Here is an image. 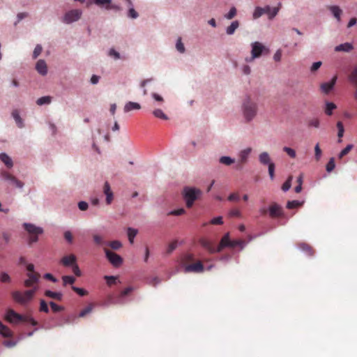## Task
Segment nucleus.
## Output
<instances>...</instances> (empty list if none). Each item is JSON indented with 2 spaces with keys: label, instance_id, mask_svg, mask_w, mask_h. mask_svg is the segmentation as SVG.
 I'll list each match as a JSON object with an SVG mask.
<instances>
[{
  "label": "nucleus",
  "instance_id": "obj_1",
  "mask_svg": "<svg viewBox=\"0 0 357 357\" xmlns=\"http://www.w3.org/2000/svg\"><path fill=\"white\" fill-rule=\"evenodd\" d=\"M37 291L38 287H35L31 289L26 290L23 292L20 291H13L11 295L12 298L16 303L20 305H26L33 298Z\"/></svg>",
  "mask_w": 357,
  "mask_h": 357
},
{
  "label": "nucleus",
  "instance_id": "obj_2",
  "mask_svg": "<svg viewBox=\"0 0 357 357\" xmlns=\"http://www.w3.org/2000/svg\"><path fill=\"white\" fill-rule=\"evenodd\" d=\"M194 260V257L192 254H186L182 258V264L185 266V273H201L204 271V266L202 263L199 261L195 264H187Z\"/></svg>",
  "mask_w": 357,
  "mask_h": 357
},
{
  "label": "nucleus",
  "instance_id": "obj_3",
  "mask_svg": "<svg viewBox=\"0 0 357 357\" xmlns=\"http://www.w3.org/2000/svg\"><path fill=\"white\" fill-rule=\"evenodd\" d=\"M243 115L248 121H251L257 114V105L248 97L243 104Z\"/></svg>",
  "mask_w": 357,
  "mask_h": 357
},
{
  "label": "nucleus",
  "instance_id": "obj_4",
  "mask_svg": "<svg viewBox=\"0 0 357 357\" xmlns=\"http://www.w3.org/2000/svg\"><path fill=\"white\" fill-rule=\"evenodd\" d=\"M183 196L186 202V206L191 208L195 200L201 195V190L191 187H185L183 190Z\"/></svg>",
  "mask_w": 357,
  "mask_h": 357
},
{
  "label": "nucleus",
  "instance_id": "obj_5",
  "mask_svg": "<svg viewBox=\"0 0 357 357\" xmlns=\"http://www.w3.org/2000/svg\"><path fill=\"white\" fill-rule=\"evenodd\" d=\"M24 228L30 234L29 243L31 245L33 243L38 241V236L43 234V230L42 228L36 227V225L30 223H24Z\"/></svg>",
  "mask_w": 357,
  "mask_h": 357
},
{
  "label": "nucleus",
  "instance_id": "obj_6",
  "mask_svg": "<svg viewBox=\"0 0 357 357\" xmlns=\"http://www.w3.org/2000/svg\"><path fill=\"white\" fill-rule=\"evenodd\" d=\"M243 243L244 242L242 240H230L229 234L227 233L222 238L218 245V250H222L226 247L234 248L237 246H242Z\"/></svg>",
  "mask_w": 357,
  "mask_h": 357
},
{
  "label": "nucleus",
  "instance_id": "obj_7",
  "mask_svg": "<svg viewBox=\"0 0 357 357\" xmlns=\"http://www.w3.org/2000/svg\"><path fill=\"white\" fill-rule=\"evenodd\" d=\"M251 57L246 59L247 61H252L254 59L260 57L264 52L268 53V50L261 43L254 42L251 44Z\"/></svg>",
  "mask_w": 357,
  "mask_h": 357
},
{
  "label": "nucleus",
  "instance_id": "obj_8",
  "mask_svg": "<svg viewBox=\"0 0 357 357\" xmlns=\"http://www.w3.org/2000/svg\"><path fill=\"white\" fill-rule=\"evenodd\" d=\"M82 11L79 9L71 10L63 16V22L66 24H70L74 22L77 21L80 19L82 16Z\"/></svg>",
  "mask_w": 357,
  "mask_h": 357
},
{
  "label": "nucleus",
  "instance_id": "obj_9",
  "mask_svg": "<svg viewBox=\"0 0 357 357\" xmlns=\"http://www.w3.org/2000/svg\"><path fill=\"white\" fill-rule=\"evenodd\" d=\"M5 319L10 324H17L24 321V316L21 315L12 309H8L5 315Z\"/></svg>",
  "mask_w": 357,
  "mask_h": 357
},
{
  "label": "nucleus",
  "instance_id": "obj_10",
  "mask_svg": "<svg viewBox=\"0 0 357 357\" xmlns=\"http://www.w3.org/2000/svg\"><path fill=\"white\" fill-rule=\"evenodd\" d=\"M28 279L25 280L24 282V284L26 287H32L38 286V282L40 280V275L38 273H27L26 274Z\"/></svg>",
  "mask_w": 357,
  "mask_h": 357
},
{
  "label": "nucleus",
  "instance_id": "obj_11",
  "mask_svg": "<svg viewBox=\"0 0 357 357\" xmlns=\"http://www.w3.org/2000/svg\"><path fill=\"white\" fill-rule=\"evenodd\" d=\"M105 252L107 258L114 266L118 267L121 265L123 259L121 257V256L106 248L105 249Z\"/></svg>",
  "mask_w": 357,
  "mask_h": 357
},
{
  "label": "nucleus",
  "instance_id": "obj_12",
  "mask_svg": "<svg viewBox=\"0 0 357 357\" xmlns=\"http://www.w3.org/2000/svg\"><path fill=\"white\" fill-rule=\"evenodd\" d=\"M268 213L271 218H280L284 215L282 206L276 202H273L270 205Z\"/></svg>",
  "mask_w": 357,
  "mask_h": 357
},
{
  "label": "nucleus",
  "instance_id": "obj_13",
  "mask_svg": "<svg viewBox=\"0 0 357 357\" xmlns=\"http://www.w3.org/2000/svg\"><path fill=\"white\" fill-rule=\"evenodd\" d=\"M1 177L4 180L10 181L12 185L17 188H22L24 186V183L21 181L18 180L15 176L7 172H2Z\"/></svg>",
  "mask_w": 357,
  "mask_h": 357
},
{
  "label": "nucleus",
  "instance_id": "obj_14",
  "mask_svg": "<svg viewBox=\"0 0 357 357\" xmlns=\"http://www.w3.org/2000/svg\"><path fill=\"white\" fill-rule=\"evenodd\" d=\"M199 243L204 248L208 250L210 253L220 252L222 251L218 250V246L216 247L213 242L208 241L206 238H201L199 240Z\"/></svg>",
  "mask_w": 357,
  "mask_h": 357
},
{
  "label": "nucleus",
  "instance_id": "obj_15",
  "mask_svg": "<svg viewBox=\"0 0 357 357\" xmlns=\"http://www.w3.org/2000/svg\"><path fill=\"white\" fill-rule=\"evenodd\" d=\"M76 261H77V258H76L75 255H74L73 254L64 256L61 259V264L66 267L72 266L73 265H74L76 263Z\"/></svg>",
  "mask_w": 357,
  "mask_h": 357
},
{
  "label": "nucleus",
  "instance_id": "obj_16",
  "mask_svg": "<svg viewBox=\"0 0 357 357\" xmlns=\"http://www.w3.org/2000/svg\"><path fill=\"white\" fill-rule=\"evenodd\" d=\"M103 192L106 195V203L110 204L113 201L114 195L108 182H105L103 186Z\"/></svg>",
  "mask_w": 357,
  "mask_h": 357
},
{
  "label": "nucleus",
  "instance_id": "obj_17",
  "mask_svg": "<svg viewBox=\"0 0 357 357\" xmlns=\"http://www.w3.org/2000/svg\"><path fill=\"white\" fill-rule=\"evenodd\" d=\"M337 80V76H334L329 82H325L321 84V89L325 93H328L333 88Z\"/></svg>",
  "mask_w": 357,
  "mask_h": 357
},
{
  "label": "nucleus",
  "instance_id": "obj_18",
  "mask_svg": "<svg viewBox=\"0 0 357 357\" xmlns=\"http://www.w3.org/2000/svg\"><path fill=\"white\" fill-rule=\"evenodd\" d=\"M36 69L42 75H45L47 73V66L45 61L40 59L37 61Z\"/></svg>",
  "mask_w": 357,
  "mask_h": 357
},
{
  "label": "nucleus",
  "instance_id": "obj_19",
  "mask_svg": "<svg viewBox=\"0 0 357 357\" xmlns=\"http://www.w3.org/2000/svg\"><path fill=\"white\" fill-rule=\"evenodd\" d=\"M252 151L251 148H246L242 150L238 154V160L241 161V162H247L248 157Z\"/></svg>",
  "mask_w": 357,
  "mask_h": 357
},
{
  "label": "nucleus",
  "instance_id": "obj_20",
  "mask_svg": "<svg viewBox=\"0 0 357 357\" xmlns=\"http://www.w3.org/2000/svg\"><path fill=\"white\" fill-rule=\"evenodd\" d=\"M271 11V7L266 6L265 8L257 7L253 13V17L257 19L260 17L263 14Z\"/></svg>",
  "mask_w": 357,
  "mask_h": 357
},
{
  "label": "nucleus",
  "instance_id": "obj_21",
  "mask_svg": "<svg viewBox=\"0 0 357 357\" xmlns=\"http://www.w3.org/2000/svg\"><path fill=\"white\" fill-rule=\"evenodd\" d=\"M328 9L331 10L333 16L337 19L338 22L341 20V15L342 13V10L337 6H328Z\"/></svg>",
  "mask_w": 357,
  "mask_h": 357
},
{
  "label": "nucleus",
  "instance_id": "obj_22",
  "mask_svg": "<svg viewBox=\"0 0 357 357\" xmlns=\"http://www.w3.org/2000/svg\"><path fill=\"white\" fill-rule=\"evenodd\" d=\"M141 109V105L139 103L130 101V102H127L125 105L123 109H124L125 112H129L134 109Z\"/></svg>",
  "mask_w": 357,
  "mask_h": 357
},
{
  "label": "nucleus",
  "instance_id": "obj_23",
  "mask_svg": "<svg viewBox=\"0 0 357 357\" xmlns=\"http://www.w3.org/2000/svg\"><path fill=\"white\" fill-rule=\"evenodd\" d=\"M0 334L5 337H10L13 336L11 330L8 326L3 325L1 321H0Z\"/></svg>",
  "mask_w": 357,
  "mask_h": 357
},
{
  "label": "nucleus",
  "instance_id": "obj_24",
  "mask_svg": "<svg viewBox=\"0 0 357 357\" xmlns=\"http://www.w3.org/2000/svg\"><path fill=\"white\" fill-rule=\"evenodd\" d=\"M298 248L308 255L312 256L314 254L313 248L307 243H300L298 244Z\"/></svg>",
  "mask_w": 357,
  "mask_h": 357
},
{
  "label": "nucleus",
  "instance_id": "obj_25",
  "mask_svg": "<svg viewBox=\"0 0 357 357\" xmlns=\"http://www.w3.org/2000/svg\"><path fill=\"white\" fill-rule=\"evenodd\" d=\"M352 49H353L352 45L349 43H346L341 44L340 45L336 46L335 48V50L336 52L342 51V52H348L351 51Z\"/></svg>",
  "mask_w": 357,
  "mask_h": 357
},
{
  "label": "nucleus",
  "instance_id": "obj_26",
  "mask_svg": "<svg viewBox=\"0 0 357 357\" xmlns=\"http://www.w3.org/2000/svg\"><path fill=\"white\" fill-rule=\"evenodd\" d=\"M0 160L9 168L12 167L13 165L12 159L6 153H1Z\"/></svg>",
  "mask_w": 357,
  "mask_h": 357
},
{
  "label": "nucleus",
  "instance_id": "obj_27",
  "mask_svg": "<svg viewBox=\"0 0 357 357\" xmlns=\"http://www.w3.org/2000/svg\"><path fill=\"white\" fill-rule=\"evenodd\" d=\"M259 160L262 165H269L270 163H272L271 162V158L267 152H262L260 153L259 155Z\"/></svg>",
  "mask_w": 357,
  "mask_h": 357
},
{
  "label": "nucleus",
  "instance_id": "obj_28",
  "mask_svg": "<svg viewBox=\"0 0 357 357\" xmlns=\"http://www.w3.org/2000/svg\"><path fill=\"white\" fill-rule=\"evenodd\" d=\"M45 295L49 298L56 299L57 301H61L62 299V294L59 292H54L50 290H47L45 291Z\"/></svg>",
  "mask_w": 357,
  "mask_h": 357
},
{
  "label": "nucleus",
  "instance_id": "obj_29",
  "mask_svg": "<svg viewBox=\"0 0 357 357\" xmlns=\"http://www.w3.org/2000/svg\"><path fill=\"white\" fill-rule=\"evenodd\" d=\"M12 116H13V119H15L17 126L19 128H22L24 126L23 121L20 116L18 110H17V109L13 110L12 112Z\"/></svg>",
  "mask_w": 357,
  "mask_h": 357
},
{
  "label": "nucleus",
  "instance_id": "obj_30",
  "mask_svg": "<svg viewBox=\"0 0 357 357\" xmlns=\"http://www.w3.org/2000/svg\"><path fill=\"white\" fill-rule=\"evenodd\" d=\"M134 290V288L131 286L130 287H128L126 288H125L124 289H123L120 293L117 296V299L119 301H121V299H123L124 297L128 296L132 291Z\"/></svg>",
  "mask_w": 357,
  "mask_h": 357
},
{
  "label": "nucleus",
  "instance_id": "obj_31",
  "mask_svg": "<svg viewBox=\"0 0 357 357\" xmlns=\"http://www.w3.org/2000/svg\"><path fill=\"white\" fill-rule=\"evenodd\" d=\"M104 279L106 280L108 286L111 287L113 284H116L117 283H120V280H119L118 276H108L105 275Z\"/></svg>",
  "mask_w": 357,
  "mask_h": 357
},
{
  "label": "nucleus",
  "instance_id": "obj_32",
  "mask_svg": "<svg viewBox=\"0 0 357 357\" xmlns=\"http://www.w3.org/2000/svg\"><path fill=\"white\" fill-rule=\"evenodd\" d=\"M239 26V23L238 21H234L231 22V24H230V26H229L227 28V30H226V32L228 35H231L233 34L236 29Z\"/></svg>",
  "mask_w": 357,
  "mask_h": 357
},
{
  "label": "nucleus",
  "instance_id": "obj_33",
  "mask_svg": "<svg viewBox=\"0 0 357 357\" xmlns=\"http://www.w3.org/2000/svg\"><path fill=\"white\" fill-rule=\"evenodd\" d=\"M349 79L353 84H357V65L353 68L350 75H349Z\"/></svg>",
  "mask_w": 357,
  "mask_h": 357
},
{
  "label": "nucleus",
  "instance_id": "obj_34",
  "mask_svg": "<svg viewBox=\"0 0 357 357\" xmlns=\"http://www.w3.org/2000/svg\"><path fill=\"white\" fill-rule=\"evenodd\" d=\"M153 114L155 117L163 119V120H167L168 117L160 109H156L153 111Z\"/></svg>",
  "mask_w": 357,
  "mask_h": 357
},
{
  "label": "nucleus",
  "instance_id": "obj_35",
  "mask_svg": "<svg viewBox=\"0 0 357 357\" xmlns=\"http://www.w3.org/2000/svg\"><path fill=\"white\" fill-rule=\"evenodd\" d=\"M219 161L220 163H222L225 165L229 166L231 164H233L235 160H234V159H232L231 158H230L229 156H222L220 158Z\"/></svg>",
  "mask_w": 357,
  "mask_h": 357
},
{
  "label": "nucleus",
  "instance_id": "obj_36",
  "mask_svg": "<svg viewBox=\"0 0 357 357\" xmlns=\"http://www.w3.org/2000/svg\"><path fill=\"white\" fill-rule=\"evenodd\" d=\"M137 234V229H132V228H130V227H129L128 229V236L129 241H130V243L131 244L133 243L134 238L135 237Z\"/></svg>",
  "mask_w": 357,
  "mask_h": 357
},
{
  "label": "nucleus",
  "instance_id": "obj_37",
  "mask_svg": "<svg viewBox=\"0 0 357 357\" xmlns=\"http://www.w3.org/2000/svg\"><path fill=\"white\" fill-rule=\"evenodd\" d=\"M94 305L93 303H90L86 307L81 310L79 312V317H84L89 313H90L93 309Z\"/></svg>",
  "mask_w": 357,
  "mask_h": 357
},
{
  "label": "nucleus",
  "instance_id": "obj_38",
  "mask_svg": "<svg viewBox=\"0 0 357 357\" xmlns=\"http://www.w3.org/2000/svg\"><path fill=\"white\" fill-rule=\"evenodd\" d=\"M336 108V105L333 102H326V108H325V113L331 116L332 115V112L333 109Z\"/></svg>",
  "mask_w": 357,
  "mask_h": 357
},
{
  "label": "nucleus",
  "instance_id": "obj_39",
  "mask_svg": "<svg viewBox=\"0 0 357 357\" xmlns=\"http://www.w3.org/2000/svg\"><path fill=\"white\" fill-rule=\"evenodd\" d=\"M354 148V146L352 144H348L344 149L341 151V152L339 153V158L341 159L346 155H347L351 149Z\"/></svg>",
  "mask_w": 357,
  "mask_h": 357
},
{
  "label": "nucleus",
  "instance_id": "obj_40",
  "mask_svg": "<svg viewBox=\"0 0 357 357\" xmlns=\"http://www.w3.org/2000/svg\"><path fill=\"white\" fill-rule=\"evenodd\" d=\"M63 285L73 284L75 282V278L73 276L64 275L62 277Z\"/></svg>",
  "mask_w": 357,
  "mask_h": 357
},
{
  "label": "nucleus",
  "instance_id": "obj_41",
  "mask_svg": "<svg viewBox=\"0 0 357 357\" xmlns=\"http://www.w3.org/2000/svg\"><path fill=\"white\" fill-rule=\"evenodd\" d=\"M51 102V97L50 96H43L38 98L36 101L37 105H43L44 104H50Z\"/></svg>",
  "mask_w": 357,
  "mask_h": 357
},
{
  "label": "nucleus",
  "instance_id": "obj_42",
  "mask_svg": "<svg viewBox=\"0 0 357 357\" xmlns=\"http://www.w3.org/2000/svg\"><path fill=\"white\" fill-rule=\"evenodd\" d=\"M301 202L296 200L289 201L287 204V208L289 209H293L299 207L300 206H301Z\"/></svg>",
  "mask_w": 357,
  "mask_h": 357
},
{
  "label": "nucleus",
  "instance_id": "obj_43",
  "mask_svg": "<svg viewBox=\"0 0 357 357\" xmlns=\"http://www.w3.org/2000/svg\"><path fill=\"white\" fill-rule=\"evenodd\" d=\"M280 7L281 3H280L278 7L271 8V11L266 13L269 15L270 19L273 18L278 14Z\"/></svg>",
  "mask_w": 357,
  "mask_h": 357
},
{
  "label": "nucleus",
  "instance_id": "obj_44",
  "mask_svg": "<svg viewBox=\"0 0 357 357\" xmlns=\"http://www.w3.org/2000/svg\"><path fill=\"white\" fill-rule=\"evenodd\" d=\"M292 176H289L287 180L283 183L282 186V190L284 192L287 191L291 185Z\"/></svg>",
  "mask_w": 357,
  "mask_h": 357
},
{
  "label": "nucleus",
  "instance_id": "obj_45",
  "mask_svg": "<svg viewBox=\"0 0 357 357\" xmlns=\"http://www.w3.org/2000/svg\"><path fill=\"white\" fill-rule=\"evenodd\" d=\"M107 245L110 246L113 250H118L122 246V244L119 241H112L111 242L107 243Z\"/></svg>",
  "mask_w": 357,
  "mask_h": 357
},
{
  "label": "nucleus",
  "instance_id": "obj_46",
  "mask_svg": "<svg viewBox=\"0 0 357 357\" xmlns=\"http://www.w3.org/2000/svg\"><path fill=\"white\" fill-rule=\"evenodd\" d=\"M72 289L81 296L88 295V291L84 289L79 288L75 286H72Z\"/></svg>",
  "mask_w": 357,
  "mask_h": 357
},
{
  "label": "nucleus",
  "instance_id": "obj_47",
  "mask_svg": "<svg viewBox=\"0 0 357 357\" xmlns=\"http://www.w3.org/2000/svg\"><path fill=\"white\" fill-rule=\"evenodd\" d=\"M93 241H94V242H95L97 245H102L107 244V243H105V242L103 241L102 237V236H99V235L95 234V235H93Z\"/></svg>",
  "mask_w": 357,
  "mask_h": 357
},
{
  "label": "nucleus",
  "instance_id": "obj_48",
  "mask_svg": "<svg viewBox=\"0 0 357 357\" xmlns=\"http://www.w3.org/2000/svg\"><path fill=\"white\" fill-rule=\"evenodd\" d=\"M268 174H269L270 178L271 180H273L275 178V164L273 162L270 163L268 165Z\"/></svg>",
  "mask_w": 357,
  "mask_h": 357
},
{
  "label": "nucleus",
  "instance_id": "obj_49",
  "mask_svg": "<svg viewBox=\"0 0 357 357\" xmlns=\"http://www.w3.org/2000/svg\"><path fill=\"white\" fill-rule=\"evenodd\" d=\"M10 277L6 273H1L0 274V281L4 283H9L10 282Z\"/></svg>",
  "mask_w": 357,
  "mask_h": 357
},
{
  "label": "nucleus",
  "instance_id": "obj_50",
  "mask_svg": "<svg viewBox=\"0 0 357 357\" xmlns=\"http://www.w3.org/2000/svg\"><path fill=\"white\" fill-rule=\"evenodd\" d=\"M177 244H178L177 241H174L172 243H170L167 249V254L172 253L176 248Z\"/></svg>",
  "mask_w": 357,
  "mask_h": 357
},
{
  "label": "nucleus",
  "instance_id": "obj_51",
  "mask_svg": "<svg viewBox=\"0 0 357 357\" xmlns=\"http://www.w3.org/2000/svg\"><path fill=\"white\" fill-rule=\"evenodd\" d=\"M43 48L40 45H37L33 52V58L36 59L42 52Z\"/></svg>",
  "mask_w": 357,
  "mask_h": 357
},
{
  "label": "nucleus",
  "instance_id": "obj_52",
  "mask_svg": "<svg viewBox=\"0 0 357 357\" xmlns=\"http://www.w3.org/2000/svg\"><path fill=\"white\" fill-rule=\"evenodd\" d=\"M283 151L286 152L291 158H294L296 156V151L289 147L284 146Z\"/></svg>",
  "mask_w": 357,
  "mask_h": 357
},
{
  "label": "nucleus",
  "instance_id": "obj_53",
  "mask_svg": "<svg viewBox=\"0 0 357 357\" xmlns=\"http://www.w3.org/2000/svg\"><path fill=\"white\" fill-rule=\"evenodd\" d=\"M308 126L310 127L319 128V120L317 118L311 119L308 121Z\"/></svg>",
  "mask_w": 357,
  "mask_h": 357
},
{
  "label": "nucleus",
  "instance_id": "obj_54",
  "mask_svg": "<svg viewBox=\"0 0 357 357\" xmlns=\"http://www.w3.org/2000/svg\"><path fill=\"white\" fill-rule=\"evenodd\" d=\"M40 311L44 312H49V307L47 303L44 300H41L40 303Z\"/></svg>",
  "mask_w": 357,
  "mask_h": 357
},
{
  "label": "nucleus",
  "instance_id": "obj_55",
  "mask_svg": "<svg viewBox=\"0 0 357 357\" xmlns=\"http://www.w3.org/2000/svg\"><path fill=\"white\" fill-rule=\"evenodd\" d=\"M176 50L181 52L183 53L185 52V47L183 43L181 42V39L178 38L176 45Z\"/></svg>",
  "mask_w": 357,
  "mask_h": 357
},
{
  "label": "nucleus",
  "instance_id": "obj_56",
  "mask_svg": "<svg viewBox=\"0 0 357 357\" xmlns=\"http://www.w3.org/2000/svg\"><path fill=\"white\" fill-rule=\"evenodd\" d=\"M50 305L52 311L54 312H60V311L63 310V309L61 306L58 305L57 304H56L55 303H54L52 301L50 302Z\"/></svg>",
  "mask_w": 357,
  "mask_h": 357
},
{
  "label": "nucleus",
  "instance_id": "obj_57",
  "mask_svg": "<svg viewBox=\"0 0 357 357\" xmlns=\"http://www.w3.org/2000/svg\"><path fill=\"white\" fill-rule=\"evenodd\" d=\"M335 167V165L334 159L333 158H331L330 160L328 161V162L326 165V170H327V172H331L332 170L334 169Z\"/></svg>",
  "mask_w": 357,
  "mask_h": 357
},
{
  "label": "nucleus",
  "instance_id": "obj_58",
  "mask_svg": "<svg viewBox=\"0 0 357 357\" xmlns=\"http://www.w3.org/2000/svg\"><path fill=\"white\" fill-rule=\"evenodd\" d=\"M236 14V9L233 7L230 9L229 12L225 15V17L231 20L235 17Z\"/></svg>",
  "mask_w": 357,
  "mask_h": 357
},
{
  "label": "nucleus",
  "instance_id": "obj_59",
  "mask_svg": "<svg viewBox=\"0 0 357 357\" xmlns=\"http://www.w3.org/2000/svg\"><path fill=\"white\" fill-rule=\"evenodd\" d=\"M314 152H315V158L317 160H319L321 155V150L319 147V144H316L314 147Z\"/></svg>",
  "mask_w": 357,
  "mask_h": 357
},
{
  "label": "nucleus",
  "instance_id": "obj_60",
  "mask_svg": "<svg viewBox=\"0 0 357 357\" xmlns=\"http://www.w3.org/2000/svg\"><path fill=\"white\" fill-rule=\"evenodd\" d=\"M73 272V273L77 276L79 277L82 275V272L78 266V265L75 263L74 265L72 266Z\"/></svg>",
  "mask_w": 357,
  "mask_h": 357
},
{
  "label": "nucleus",
  "instance_id": "obj_61",
  "mask_svg": "<svg viewBox=\"0 0 357 357\" xmlns=\"http://www.w3.org/2000/svg\"><path fill=\"white\" fill-rule=\"evenodd\" d=\"M16 344H17V342L12 340H5L3 342V344L5 347H9V348L15 347L16 345Z\"/></svg>",
  "mask_w": 357,
  "mask_h": 357
},
{
  "label": "nucleus",
  "instance_id": "obj_62",
  "mask_svg": "<svg viewBox=\"0 0 357 357\" xmlns=\"http://www.w3.org/2000/svg\"><path fill=\"white\" fill-rule=\"evenodd\" d=\"M210 223L212 225H222V218L221 216L214 218L211 220Z\"/></svg>",
  "mask_w": 357,
  "mask_h": 357
},
{
  "label": "nucleus",
  "instance_id": "obj_63",
  "mask_svg": "<svg viewBox=\"0 0 357 357\" xmlns=\"http://www.w3.org/2000/svg\"><path fill=\"white\" fill-rule=\"evenodd\" d=\"M239 199H240L239 195L236 192L231 193L228 197V200L230 202H238V201H239Z\"/></svg>",
  "mask_w": 357,
  "mask_h": 357
},
{
  "label": "nucleus",
  "instance_id": "obj_64",
  "mask_svg": "<svg viewBox=\"0 0 357 357\" xmlns=\"http://www.w3.org/2000/svg\"><path fill=\"white\" fill-rule=\"evenodd\" d=\"M64 238L69 243H73V235L70 231H66L64 232Z\"/></svg>",
  "mask_w": 357,
  "mask_h": 357
}]
</instances>
